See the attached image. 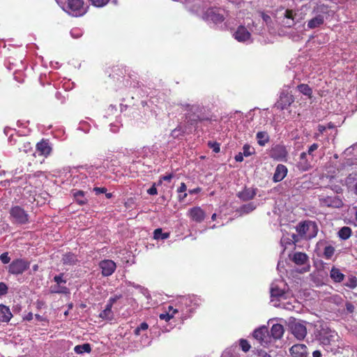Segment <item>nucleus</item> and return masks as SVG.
Listing matches in <instances>:
<instances>
[{"label":"nucleus","mask_w":357,"mask_h":357,"mask_svg":"<svg viewBox=\"0 0 357 357\" xmlns=\"http://www.w3.org/2000/svg\"><path fill=\"white\" fill-rule=\"evenodd\" d=\"M188 112L185 114V119L188 123L196 127L198 122L210 121L211 117L204 113V108L199 105H188Z\"/></svg>","instance_id":"f257e3e1"},{"label":"nucleus","mask_w":357,"mask_h":357,"mask_svg":"<svg viewBox=\"0 0 357 357\" xmlns=\"http://www.w3.org/2000/svg\"><path fill=\"white\" fill-rule=\"evenodd\" d=\"M296 230L301 238L312 239L317 235L319 228L315 222L305 220L298 223Z\"/></svg>","instance_id":"f03ea898"},{"label":"nucleus","mask_w":357,"mask_h":357,"mask_svg":"<svg viewBox=\"0 0 357 357\" xmlns=\"http://www.w3.org/2000/svg\"><path fill=\"white\" fill-rule=\"evenodd\" d=\"M10 220L14 224L25 225L29 222V215L20 206H13L9 210Z\"/></svg>","instance_id":"7ed1b4c3"},{"label":"nucleus","mask_w":357,"mask_h":357,"mask_svg":"<svg viewBox=\"0 0 357 357\" xmlns=\"http://www.w3.org/2000/svg\"><path fill=\"white\" fill-rule=\"evenodd\" d=\"M66 12L74 17L84 15L86 13V7L84 6V0H68Z\"/></svg>","instance_id":"20e7f679"},{"label":"nucleus","mask_w":357,"mask_h":357,"mask_svg":"<svg viewBox=\"0 0 357 357\" xmlns=\"http://www.w3.org/2000/svg\"><path fill=\"white\" fill-rule=\"evenodd\" d=\"M30 266V262L23 259L13 260L8 266V272L13 275H20L26 271Z\"/></svg>","instance_id":"39448f33"},{"label":"nucleus","mask_w":357,"mask_h":357,"mask_svg":"<svg viewBox=\"0 0 357 357\" xmlns=\"http://www.w3.org/2000/svg\"><path fill=\"white\" fill-rule=\"evenodd\" d=\"M320 205L333 208H340L343 206L342 199L337 195L326 196L319 198Z\"/></svg>","instance_id":"423d86ee"},{"label":"nucleus","mask_w":357,"mask_h":357,"mask_svg":"<svg viewBox=\"0 0 357 357\" xmlns=\"http://www.w3.org/2000/svg\"><path fill=\"white\" fill-rule=\"evenodd\" d=\"M99 267L101 269V273L103 276L108 277L112 275L116 270V263L110 259H104L99 263Z\"/></svg>","instance_id":"0eeeda50"},{"label":"nucleus","mask_w":357,"mask_h":357,"mask_svg":"<svg viewBox=\"0 0 357 357\" xmlns=\"http://www.w3.org/2000/svg\"><path fill=\"white\" fill-rule=\"evenodd\" d=\"M294 102V98L292 95L286 93H282L279 100L275 103V107L280 110L287 109Z\"/></svg>","instance_id":"6e6552de"},{"label":"nucleus","mask_w":357,"mask_h":357,"mask_svg":"<svg viewBox=\"0 0 357 357\" xmlns=\"http://www.w3.org/2000/svg\"><path fill=\"white\" fill-rule=\"evenodd\" d=\"M202 299L195 295H188L181 298L180 303L189 307V311L192 312L201 303Z\"/></svg>","instance_id":"1a4fd4ad"},{"label":"nucleus","mask_w":357,"mask_h":357,"mask_svg":"<svg viewBox=\"0 0 357 357\" xmlns=\"http://www.w3.org/2000/svg\"><path fill=\"white\" fill-rule=\"evenodd\" d=\"M287 155L288 152L286 147L281 144H277L273 146L270 153L271 157L277 160L286 159Z\"/></svg>","instance_id":"9d476101"},{"label":"nucleus","mask_w":357,"mask_h":357,"mask_svg":"<svg viewBox=\"0 0 357 357\" xmlns=\"http://www.w3.org/2000/svg\"><path fill=\"white\" fill-rule=\"evenodd\" d=\"M289 353L292 357H307L308 349L304 344H296L289 349Z\"/></svg>","instance_id":"9b49d317"},{"label":"nucleus","mask_w":357,"mask_h":357,"mask_svg":"<svg viewBox=\"0 0 357 357\" xmlns=\"http://www.w3.org/2000/svg\"><path fill=\"white\" fill-rule=\"evenodd\" d=\"M291 330L292 334L299 340H303L307 335V328L305 326L300 322L292 324Z\"/></svg>","instance_id":"f8f14e48"},{"label":"nucleus","mask_w":357,"mask_h":357,"mask_svg":"<svg viewBox=\"0 0 357 357\" xmlns=\"http://www.w3.org/2000/svg\"><path fill=\"white\" fill-rule=\"evenodd\" d=\"M234 37L237 41L244 43L250 39L251 33L245 26L240 25L234 32Z\"/></svg>","instance_id":"ddd939ff"},{"label":"nucleus","mask_w":357,"mask_h":357,"mask_svg":"<svg viewBox=\"0 0 357 357\" xmlns=\"http://www.w3.org/2000/svg\"><path fill=\"white\" fill-rule=\"evenodd\" d=\"M36 151L40 155L47 158L52 153V149L47 139H43L36 144Z\"/></svg>","instance_id":"4468645a"},{"label":"nucleus","mask_w":357,"mask_h":357,"mask_svg":"<svg viewBox=\"0 0 357 357\" xmlns=\"http://www.w3.org/2000/svg\"><path fill=\"white\" fill-rule=\"evenodd\" d=\"M331 10L329 6L324 3H317L312 9V13L319 17H327L331 15Z\"/></svg>","instance_id":"2eb2a0df"},{"label":"nucleus","mask_w":357,"mask_h":357,"mask_svg":"<svg viewBox=\"0 0 357 357\" xmlns=\"http://www.w3.org/2000/svg\"><path fill=\"white\" fill-rule=\"evenodd\" d=\"M188 215L193 221L201 222L204 220L206 214L201 207L195 206L189 209Z\"/></svg>","instance_id":"dca6fc26"},{"label":"nucleus","mask_w":357,"mask_h":357,"mask_svg":"<svg viewBox=\"0 0 357 357\" xmlns=\"http://www.w3.org/2000/svg\"><path fill=\"white\" fill-rule=\"evenodd\" d=\"M312 158L309 160V158H307L306 152H302L300 154L299 161L298 162L297 167L298 168L299 170L302 172L308 171L312 167Z\"/></svg>","instance_id":"f3484780"},{"label":"nucleus","mask_w":357,"mask_h":357,"mask_svg":"<svg viewBox=\"0 0 357 357\" xmlns=\"http://www.w3.org/2000/svg\"><path fill=\"white\" fill-rule=\"evenodd\" d=\"M288 169L285 165L282 164L278 165L273 176V182L278 183L282 181L286 177Z\"/></svg>","instance_id":"a211bd4d"},{"label":"nucleus","mask_w":357,"mask_h":357,"mask_svg":"<svg viewBox=\"0 0 357 357\" xmlns=\"http://www.w3.org/2000/svg\"><path fill=\"white\" fill-rule=\"evenodd\" d=\"M257 195L256 188H244L243 190L238 193V197L241 200L246 202L252 199Z\"/></svg>","instance_id":"6ab92c4d"},{"label":"nucleus","mask_w":357,"mask_h":357,"mask_svg":"<svg viewBox=\"0 0 357 357\" xmlns=\"http://www.w3.org/2000/svg\"><path fill=\"white\" fill-rule=\"evenodd\" d=\"M61 262L66 266H74L78 262V258L74 253L68 252L63 255Z\"/></svg>","instance_id":"aec40b11"},{"label":"nucleus","mask_w":357,"mask_h":357,"mask_svg":"<svg viewBox=\"0 0 357 357\" xmlns=\"http://www.w3.org/2000/svg\"><path fill=\"white\" fill-rule=\"evenodd\" d=\"M268 335V328L265 326L259 328L254 331L253 337L257 340L261 344L265 342V338Z\"/></svg>","instance_id":"412c9836"},{"label":"nucleus","mask_w":357,"mask_h":357,"mask_svg":"<svg viewBox=\"0 0 357 357\" xmlns=\"http://www.w3.org/2000/svg\"><path fill=\"white\" fill-rule=\"evenodd\" d=\"M63 273H60L54 277V281L58 284L57 289L52 291L53 293L66 294L68 289L66 287H59L61 283H66V280L63 279Z\"/></svg>","instance_id":"4be33fe9"},{"label":"nucleus","mask_w":357,"mask_h":357,"mask_svg":"<svg viewBox=\"0 0 357 357\" xmlns=\"http://www.w3.org/2000/svg\"><path fill=\"white\" fill-rule=\"evenodd\" d=\"M13 314L10 308L3 304L0 305V322H8Z\"/></svg>","instance_id":"5701e85b"},{"label":"nucleus","mask_w":357,"mask_h":357,"mask_svg":"<svg viewBox=\"0 0 357 357\" xmlns=\"http://www.w3.org/2000/svg\"><path fill=\"white\" fill-rule=\"evenodd\" d=\"M73 197L75 202L80 206H83L88 202V199L85 196V192L83 190H73L72 191Z\"/></svg>","instance_id":"b1692460"},{"label":"nucleus","mask_w":357,"mask_h":357,"mask_svg":"<svg viewBox=\"0 0 357 357\" xmlns=\"http://www.w3.org/2000/svg\"><path fill=\"white\" fill-rule=\"evenodd\" d=\"M284 327L280 324H273L271 328V336L275 339H280L284 334Z\"/></svg>","instance_id":"393cba45"},{"label":"nucleus","mask_w":357,"mask_h":357,"mask_svg":"<svg viewBox=\"0 0 357 357\" xmlns=\"http://www.w3.org/2000/svg\"><path fill=\"white\" fill-rule=\"evenodd\" d=\"M330 277L334 282L339 283L344 280V275L336 267H332L330 271Z\"/></svg>","instance_id":"a878e982"},{"label":"nucleus","mask_w":357,"mask_h":357,"mask_svg":"<svg viewBox=\"0 0 357 357\" xmlns=\"http://www.w3.org/2000/svg\"><path fill=\"white\" fill-rule=\"evenodd\" d=\"M292 261L297 265H304L308 261L307 255L301 252H295Z\"/></svg>","instance_id":"bb28decb"},{"label":"nucleus","mask_w":357,"mask_h":357,"mask_svg":"<svg viewBox=\"0 0 357 357\" xmlns=\"http://www.w3.org/2000/svg\"><path fill=\"white\" fill-rule=\"evenodd\" d=\"M256 139L259 146H265L270 140V137L267 132L259 131L256 135Z\"/></svg>","instance_id":"cd10ccee"},{"label":"nucleus","mask_w":357,"mask_h":357,"mask_svg":"<svg viewBox=\"0 0 357 357\" xmlns=\"http://www.w3.org/2000/svg\"><path fill=\"white\" fill-rule=\"evenodd\" d=\"M324 17H319L314 15L311 20L307 22V27L310 29H313L317 27H319L324 23Z\"/></svg>","instance_id":"c85d7f7f"},{"label":"nucleus","mask_w":357,"mask_h":357,"mask_svg":"<svg viewBox=\"0 0 357 357\" xmlns=\"http://www.w3.org/2000/svg\"><path fill=\"white\" fill-rule=\"evenodd\" d=\"M285 294V291L280 289L278 285L273 284L271 288V296L272 298H275L277 299H280L283 297Z\"/></svg>","instance_id":"c756f323"},{"label":"nucleus","mask_w":357,"mask_h":357,"mask_svg":"<svg viewBox=\"0 0 357 357\" xmlns=\"http://www.w3.org/2000/svg\"><path fill=\"white\" fill-rule=\"evenodd\" d=\"M297 89L300 93L307 96L309 98H312V89L309 86V85L301 84L297 86Z\"/></svg>","instance_id":"7c9ffc66"},{"label":"nucleus","mask_w":357,"mask_h":357,"mask_svg":"<svg viewBox=\"0 0 357 357\" xmlns=\"http://www.w3.org/2000/svg\"><path fill=\"white\" fill-rule=\"evenodd\" d=\"M74 351L76 354H82L84 353H90L91 351V347L90 344L85 343L83 344L77 345L74 348Z\"/></svg>","instance_id":"2f4dec72"},{"label":"nucleus","mask_w":357,"mask_h":357,"mask_svg":"<svg viewBox=\"0 0 357 357\" xmlns=\"http://www.w3.org/2000/svg\"><path fill=\"white\" fill-rule=\"evenodd\" d=\"M172 309H173V307L172 305H169L168 307L167 312L160 314V315H159L160 319L168 321L171 319H172L174 317V314L178 312V310H174V312L172 313H170V310H172Z\"/></svg>","instance_id":"473e14b6"},{"label":"nucleus","mask_w":357,"mask_h":357,"mask_svg":"<svg viewBox=\"0 0 357 357\" xmlns=\"http://www.w3.org/2000/svg\"><path fill=\"white\" fill-rule=\"evenodd\" d=\"M351 229L349 227H343L338 231L339 237L342 240L348 239L351 235Z\"/></svg>","instance_id":"72a5a7b5"},{"label":"nucleus","mask_w":357,"mask_h":357,"mask_svg":"<svg viewBox=\"0 0 357 357\" xmlns=\"http://www.w3.org/2000/svg\"><path fill=\"white\" fill-rule=\"evenodd\" d=\"M187 186L185 183H181L180 187L177 189L178 199L179 202H183L186 197L188 194L186 193Z\"/></svg>","instance_id":"f704fd0d"},{"label":"nucleus","mask_w":357,"mask_h":357,"mask_svg":"<svg viewBox=\"0 0 357 357\" xmlns=\"http://www.w3.org/2000/svg\"><path fill=\"white\" fill-rule=\"evenodd\" d=\"M169 233H162V229L161 228H158L153 231V238L156 240L158 239H167L169 237Z\"/></svg>","instance_id":"c9c22d12"},{"label":"nucleus","mask_w":357,"mask_h":357,"mask_svg":"<svg viewBox=\"0 0 357 357\" xmlns=\"http://www.w3.org/2000/svg\"><path fill=\"white\" fill-rule=\"evenodd\" d=\"M344 285L349 289H355L357 287V278L353 275H349Z\"/></svg>","instance_id":"e433bc0d"},{"label":"nucleus","mask_w":357,"mask_h":357,"mask_svg":"<svg viewBox=\"0 0 357 357\" xmlns=\"http://www.w3.org/2000/svg\"><path fill=\"white\" fill-rule=\"evenodd\" d=\"M335 248L331 245L324 248L323 256L326 259H331L335 253Z\"/></svg>","instance_id":"4c0bfd02"},{"label":"nucleus","mask_w":357,"mask_h":357,"mask_svg":"<svg viewBox=\"0 0 357 357\" xmlns=\"http://www.w3.org/2000/svg\"><path fill=\"white\" fill-rule=\"evenodd\" d=\"M242 153L245 157L250 156L255 153V148L252 147L250 145L245 144L243 146V152Z\"/></svg>","instance_id":"58836bf2"},{"label":"nucleus","mask_w":357,"mask_h":357,"mask_svg":"<svg viewBox=\"0 0 357 357\" xmlns=\"http://www.w3.org/2000/svg\"><path fill=\"white\" fill-rule=\"evenodd\" d=\"M112 306L110 304L107 303L105 310L100 312V317L102 319L109 318V315L112 314Z\"/></svg>","instance_id":"ea45409f"},{"label":"nucleus","mask_w":357,"mask_h":357,"mask_svg":"<svg viewBox=\"0 0 357 357\" xmlns=\"http://www.w3.org/2000/svg\"><path fill=\"white\" fill-rule=\"evenodd\" d=\"M319 146V144L317 143H314L309 146L308 150L306 153H307V155H308L311 156L312 160H313V158H314V152L318 149Z\"/></svg>","instance_id":"a19ab883"},{"label":"nucleus","mask_w":357,"mask_h":357,"mask_svg":"<svg viewBox=\"0 0 357 357\" xmlns=\"http://www.w3.org/2000/svg\"><path fill=\"white\" fill-rule=\"evenodd\" d=\"M240 347L244 352H247L250 349V344L248 340L241 339L240 340Z\"/></svg>","instance_id":"79ce46f5"},{"label":"nucleus","mask_w":357,"mask_h":357,"mask_svg":"<svg viewBox=\"0 0 357 357\" xmlns=\"http://www.w3.org/2000/svg\"><path fill=\"white\" fill-rule=\"evenodd\" d=\"M148 324L146 322H142L138 327H137L135 329L134 333L136 335H139L140 334L141 331H146V329H148Z\"/></svg>","instance_id":"37998d69"},{"label":"nucleus","mask_w":357,"mask_h":357,"mask_svg":"<svg viewBox=\"0 0 357 357\" xmlns=\"http://www.w3.org/2000/svg\"><path fill=\"white\" fill-rule=\"evenodd\" d=\"M296 13L294 12V10H290V9H287L285 10V13H284V17L287 19H290V20H292L293 22H294V20H295V17H296ZM295 22L293 23V24H294Z\"/></svg>","instance_id":"c03bdc74"},{"label":"nucleus","mask_w":357,"mask_h":357,"mask_svg":"<svg viewBox=\"0 0 357 357\" xmlns=\"http://www.w3.org/2000/svg\"><path fill=\"white\" fill-rule=\"evenodd\" d=\"M255 208V206L252 203L245 204L242 206V211L245 213H249Z\"/></svg>","instance_id":"a18cd8bd"},{"label":"nucleus","mask_w":357,"mask_h":357,"mask_svg":"<svg viewBox=\"0 0 357 357\" xmlns=\"http://www.w3.org/2000/svg\"><path fill=\"white\" fill-rule=\"evenodd\" d=\"M91 3L96 7H102L105 6L109 0H89Z\"/></svg>","instance_id":"49530a36"},{"label":"nucleus","mask_w":357,"mask_h":357,"mask_svg":"<svg viewBox=\"0 0 357 357\" xmlns=\"http://www.w3.org/2000/svg\"><path fill=\"white\" fill-rule=\"evenodd\" d=\"M0 259L1 262L4 264H8L10 261V258L8 256V252H3L0 255Z\"/></svg>","instance_id":"de8ad7c7"},{"label":"nucleus","mask_w":357,"mask_h":357,"mask_svg":"<svg viewBox=\"0 0 357 357\" xmlns=\"http://www.w3.org/2000/svg\"><path fill=\"white\" fill-rule=\"evenodd\" d=\"M8 286L3 282H0V296H4L8 293Z\"/></svg>","instance_id":"09e8293b"},{"label":"nucleus","mask_w":357,"mask_h":357,"mask_svg":"<svg viewBox=\"0 0 357 357\" xmlns=\"http://www.w3.org/2000/svg\"><path fill=\"white\" fill-rule=\"evenodd\" d=\"M212 20L216 22H222L224 21L225 17L222 14L214 13L212 16Z\"/></svg>","instance_id":"8fccbe9b"},{"label":"nucleus","mask_w":357,"mask_h":357,"mask_svg":"<svg viewBox=\"0 0 357 357\" xmlns=\"http://www.w3.org/2000/svg\"><path fill=\"white\" fill-rule=\"evenodd\" d=\"M121 297V295H116L113 297H110L108 300L107 304H110L111 306H113V305Z\"/></svg>","instance_id":"3c124183"},{"label":"nucleus","mask_w":357,"mask_h":357,"mask_svg":"<svg viewBox=\"0 0 357 357\" xmlns=\"http://www.w3.org/2000/svg\"><path fill=\"white\" fill-rule=\"evenodd\" d=\"M173 177H174L173 174H167L165 176H162L160 178V182L161 183L162 181L169 182L172 179Z\"/></svg>","instance_id":"603ef678"},{"label":"nucleus","mask_w":357,"mask_h":357,"mask_svg":"<svg viewBox=\"0 0 357 357\" xmlns=\"http://www.w3.org/2000/svg\"><path fill=\"white\" fill-rule=\"evenodd\" d=\"M346 306V310L349 313H353L355 310V307L354 305H353L352 303L351 302H347L345 305Z\"/></svg>","instance_id":"864d4df0"},{"label":"nucleus","mask_w":357,"mask_h":357,"mask_svg":"<svg viewBox=\"0 0 357 357\" xmlns=\"http://www.w3.org/2000/svg\"><path fill=\"white\" fill-rule=\"evenodd\" d=\"M107 188L105 187L99 188V187H95L93 188V191L95 192L96 195H99L100 193H106Z\"/></svg>","instance_id":"5fc2aeb1"},{"label":"nucleus","mask_w":357,"mask_h":357,"mask_svg":"<svg viewBox=\"0 0 357 357\" xmlns=\"http://www.w3.org/2000/svg\"><path fill=\"white\" fill-rule=\"evenodd\" d=\"M147 193L151 195H155L158 194V190L155 183L147 190Z\"/></svg>","instance_id":"6e6d98bb"},{"label":"nucleus","mask_w":357,"mask_h":357,"mask_svg":"<svg viewBox=\"0 0 357 357\" xmlns=\"http://www.w3.org/2000/svg\"><path fill=\"white\" fill-rule=\"evenodd\" d=\"M177 132H181V135H183L185 132L183 130H181V128L180 126H178L172 131V136H173L174 137H177L178 135V134H176Z\"/></svg>","instance_id":"4d7b16f0"},{"label":"nucleus","mask_w":357,"mask_h":357,"mask_svg":"<svg viewBox=\"0 0 357 357\" xmlns=\"http://www.w3.org/2000/svg\"><path fill=\"white\" fill-rule=\"evenodd\" d=\"M208 145L210 146V147L213 148V150L214 152L215 153H218L220 152V145L218 143H213V144H211V142L208 143Z\"/></svg>","instance_id":"13d9d810"},{"label":"nucleus","mask_w":357,"mask_h":357,"mask_svg":"<svg viewBox=\"0 0 357 357\" xmlns=\"http://www.w3.org/2000/svg\"><path fill=\"white\" fill-rule=\"evenodd\" d=\"M261 17L263 19V20L265 22H266V23H268V22L271 21V17L268 15H267L265 13H264V12H261Z\"/></svg>","instance_id":"bf43d9fd"},{"label":"nucleus","mask_w":357,"mask_h":357,"mask_svg":"<svg viewBox=\"0 0 357 357\" xmlns=\"http://www.w3.org/2000/svg\"><path fill=\"white\" fill-rule=\"evenodd\" d=\"M258 356L259 357H271L270 354H268L267 352H266L264 350H260L258 351Z\"/></svg>","instance_id":"052dcab7"},{"label":"nucleus","mask_w":357,"mask_h":357,"mask_svg":"<svg viewBox=\"0 0 357 357\" xmlns=\"http://www.w3.org/2000/svg\"><path fill=\"white\" fill-rule=\"evenodd\" d=\"M243 154L240 152L235 156V160L236 162H242L243 160Z\"/></svg>","instance_id":"680f3d73"},{"label":"nucleus","mask_w":357,"mask_h":357,"mask_svg":"<svg viewBox=\"0 0 357 357\" xmlns=\"http://www.w3.org/2000/svg\"><path fill=\"white\" fill-rule=\"evenodd\" d=\"M317 129H318V131L319 132V134H323L324 132V131L327 129L326 128V126H324V125H321L319 124L317 127Z\"/></svg>","instance_id":"e2e57ef3"},{"label":"nucleus","mask_w":357,"mask_h":357,"mask_svg":"<svg viewBox=\"0 0 357 357\" xmlns=\"http://www.w3.org/2000/svg\"><path fill=\"white\" fill-rule=\"evenodd\" d=\"M201 188H194V189H191V190H189V193L190 195H193V194H197L199 193L200 191H201Z\"/></svg>","instance_id":"0e129e2a"},{"label":"nucleus","mask_w":357,"mask_h":357,"mask_svg":"<svg viewBox=\"0 0 357 357\" xmlns=\"http://www.w3.org/2000/svg\"><path fill=\"white\" fill-rule=\"evenodd\" d=\"M312 357H322V354L319 350H315L312 352Z\"/></svg>","instance_id":"69168bd1"},{"label":"nucleus","mask_w":357,"mask_h":357,"mask_svg":"<svg viewBox=\"0 0 357 357\" xmlns=\"http://www.w3.org/2000/svg\"><path fill=\"white\" fill-rule=\"evenodd\" d=\"M33 319V314L29 312L25 317L24 319L27 321H31Z\"/></svg>","instance_id":"338daca9"},{"label":"nucleus","mask_w":357,"mask_h":357,"mask_svg":"<svg viewBox=\"0 0 357 357\" xmlns=\"http://www.w3.org/2000/svg\"><path fill=\"white\" fill-rule=\"evenodd\" d=\"M335 128V125L332 122H329L326 126V128H328V129H333Z\"/></svg>","instance_id":"774afa93"}]
</instances>
